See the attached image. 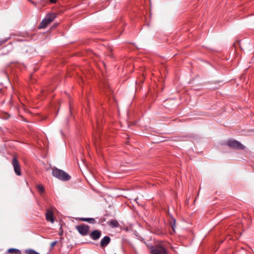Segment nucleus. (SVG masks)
Instances as JSON below:
<instances>
[{
  "mask_svg": "<svg viewBox=\"0 0 254 254\" xmlns=\"http://www.w3.org/2000/svg\"><path fill=\"white\" fill-rule=\"evenodd\" d=\"M31 2L32 3H33V4H34V3H34V2H33V1H31Z\"/></svg>",
  "mask_w": 254,
  "mask_h": 254,
  "instance_id": "20",
  "label": "nucleus"
},
{
  "mask_svg": "<svg viewBox=\"0 0 254 254\" xmlns=\"http://www.w3.org/2000/svg\"><path fill=\"white\" fill-rule=\"evenodd\" d=\"M57 241H54V242H53L51 244V247L52 248H53V247H54L55 246V245L57 244Z\"/></svg>",
  "mask_w": 254,
  "mask_h": 254,
  "instance_id": "18",
  "label": "nucleus"
},
{
  "mask_svg": "<svg viewBox=\"0 0 254 254\" xmlns=\"http://www.w3.org/2000/svg\"><path fill=\"white\" fill-rule=\"evenodd\" d=\"M7 252L8 253L11 254H21V252L20 250L16 249H14V248L9 249L7 250Z\"/></svg>",
  "mask_w": 254,
  "mask_h": 254,
  "instance_id": "12",
  "label": "nucleus"
},
{
  "mask_svg": "<svg viewBox=\"0 0 254 254\" xmlns=\"http://www.w3.org/2000/svg\"><path fill=\"white\" fill-rule=\"evenodd\" d=\"M24 253L26 254H39L38 252L33 249L25 250Z\"/></svg>",
  "mask_w": 254,
  "mask_h": 254,
  "instance_id": "13",
  "label": "nucleus"
},
{
  "mask_svg": "<svg viewBox=\"0 0 254 254\" xmlns=\"http://www.w3.org/2000/svg\"><path fill=\"white\" fill-rule=\"evenodd\" d=\"M168 244L167 242L160 241L154 246L150 247L151 254H167Z\"/></svg>",
  "mask_w": 254,
  "mask_h": 254,
  "instance_id": "1",
  "label": "nucleus"
},
{
  "mask_svg": "<svg viewBox=\"0 0 254 254\" xmlns=\"http://www.w3.org/2000/svg\"><path fill=\"white\" fill-rule=\"evenodd\" d=\"M5 42V41H0V46L1 45H2L3 43H4Z\"/></svg>",
  "mask_w": 254,
  "mask_h": 254,
  "instance_id": "19",
  "label": "nucleus"
},
{
  "mask_svg": "<svg viewBox=\"0 0 254 254\" xmlns=\"http://www.w3.org/2000/svg\"><path fill=\"white\" fill-rule=\"evenodd\" d=\"M38 190L39 191V192L42 194L45 191V189L43 187V186H42V185H38L36 187Z\"/></svg>",
  "mask_w": 254,
  "mask_h": 254,
  "instance_id": "14",
  "label": "nucleus"
},
{
  "mask_svg": "<svg viewBox=\"0 0 254 254\" xmlns=\"http://www.w3.org/2000/svg\"><path fill=\"white\" fill-rule=\"evenodd\" d=\"M52 175L59 180L66 181L70 179V176L64 171L55 168L53 170Z\"/></svg>",
  "mask_w": 254,
  "mask_h": 254,
  "instance_id": "3",
  "label": "nucleus"
},
{
  "mask_svg": "<svg viewBox=\"0 0 254 254\" xmlns=\"http://www.w3.org/2000/svg\"><path fill=\"white\" fill-rule=\"evenodd\" d=\"M12 165L14 168L15 173L18 176H20L21 175L20 166L19 162L16 157H13Z\"/></svg>",
  "mask_w": 254,
  "mask_h": 254,
  "instance_id": "6",
  "label": "nucleus"
},
{
  "mask_svg": "<svg viewBox=\"0 0 254 254\" xmlns=\"http://www.w3.org/2000/svg\"><path fill=\"white\" fill-rule=\"evenodd\" d=\"M57 17V13L55 12H49L47 13L44 18L42 20L38 26V29H44L50 23L53 22Z\"/></svg>",
  "mask_w": 254,
  "mask_h": 254,
  "instance_id": "2",
  "label": "nucleus"
},
{
  "mask_svg": "<svg viewBox=\"0 0 254 254\" xmlns=\"http://www.w3.org/2000/svg\"><path fill=\"white\" fill-rule=\"evenodd\" d=\"M79 220L81 221L87 222L90 224H94L96 223L95 219L93 218H79Z\"/></svg>",
  "mask_w": 254,
  "mask_h": 254,
  "instance_id": "10",
  "label": "nucleus"
},
{
  "mask_svg": "<svg viewBox=\"0 0 254 254\" xmlns=\"http://www.w3.org/2000/svg\"><path fill=\"white\" fill-rule=\"evenodd\" d=\"M170 224L171 225L172 229L173 230V231H174L176 225V219L172 216H171Z\"/></svg>",
  "mask_w": 254,
  "mask_h": 254,
  "instance_id": "15",
  "label": "nucleus"
},
{
  "mask_svg": "<svg viewBox=\"0 0 254 254\" xmlns=\"http://www.w3.org/2000/svg\"><path fill=\"white\" fill-rule=\"evenodd\" d=\"M111 242L110 237L107 236L102 238L100 241V245L102 248H105Z\"/></svg>",
  "mask_w": 254,
  "mask_h": 254,
  "instance_id": "9",
  "label": "nucleus"
},
{
  "mask_svg": "<svg viewBox=\"0 0 254 254\" xmlns=\"http://www.w3.org/2000/svg\"><path fill=\"white\" fill-rule=\"evenodd\" d=\"M90 238L94 240L97 241L100 239L102 235V232L99 230H94L90 234L89 233Z\"/></svg>",
  "mask_w": 254,
  "mask_h": 254,
  "instance_id": "7",
  "label": "nucleus"
},
{
  "mask_svg": "<svg viewBox=\"0 0 254 254\" xmlns=\"http://www.w3.org/2000/svg\"><path fill=\"white\" fill-rule=\"evenodd\" d=\"M76 230L82 236H85L89 235L90 227L86 224H82L75 226Z\"/></svg>",
  "mask_w": 254,
  "mask_h": 254,
  "instance_id": "4",
  "label": "nucleus"
},
{
  "mask_svg": "<svg viewBox=\"0 0 254 254\" xmlns=\"http://www.w3.org/2000/svg\"><path fill=\"white\" fill-rule=\"evenodd\" d=\"M57 0H48L46 1V3H48L49 1L50 3H55L57 2Z\"/></svg>",
  "mask_w": 254,
  "mask_h": 254,
  "instance_id": "17",
  "label": "nucleus"
},
{
  "mask_svg": "<svg viewBox=\"0 0 254 254\" xmlns=\"http://www.w3.org/2000/svg\"><path fill=\"white\" fill-rule=\"evenodd\" d=\"M227 144L231 148L239 150H243L245 147L244 145L236 140H228L227 142Z\"/></svg>",
  "mask_w": 254,
  "mask_h": 254,
  "instance_id": "5",
  "label": "nucleus"
},
{
  "mask_svg": "<svg viewBox=\"0 0 254 254\" xmlns=\"http://www.w3.org/2000/svg\"><path fill=\"white\" fill-rule=\"evenodd\" d=\"M106 221V218L105 217H102L98 219V224H102Z\"/></svg>",
  "mask_w": 254,
  "mask_h": 254,
  "instance_id": "16",
  "label": "nucleus"
},
{
  "mask_svg": "<svg viewBox=\"0 0 254 254\" xmlns=\"http://www.w3.org/2000/svg\"><path fill=\"white\" fill-rule=\"evenodd\" d=\"M108 224L112 228H117L120 226V224L117 220L112 219L108 222Z\"/></svg>",
  "mask_w": 254,
  "mask_h": 254,
  "instance_id": "11",
  "label": "nucleus"
},
{
  "mask_svg": "<svg viewBox=\"0 0 254 254\" xmlns=\"http://www.w3.org/2000/svg\"><path fill=\"white\" fill-rule=\"evenodd\" d=\"M46 220L51 223L54 222L53 211L51 209H47L45 214Z\"/></svg>",
  "mask_w": 254,
  "mask_h": 254,
  "instance_id": "8",
  "label": "nucleus"
}]
</instances>
